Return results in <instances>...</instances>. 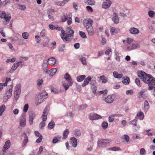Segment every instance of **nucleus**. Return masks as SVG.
Segmentation results:
<instances>
[{"mask_svg": "<svg viewBox=\"0 0 155 155\" xmlns=\"http://www.w3.org/2000/svg\"><path fill=\"white\" fill-rule=\"evenodd\" d=\"M138 76L145 83L147 84H153L155 83V78L150 74L145 72L140 71L138 72Z\"/></svg>", "mask_w": 155, "mask_h": 155, "instance_id": "f257e3e1", "label": "nucleus"}, {"mask_svg": "<svg viewBox=\"0 0 155 155\" xmlns=\"http://www.w3.org/2000/svg\"><path fill=\"white\" fill-rule=\"evenodd\" d=\"M111 141L110 139H101L97 141V144L99 147H105L109 145Z\"/></svg>", "mask_w": 155, "mask_h": 155, "instance_id": "f03ea898", "label": "nucleus"}, {"mask_svg": "<svg viewBox=\"0 0 155 155\" xmlns=\"http://www.w3.org/2000/svg\"><path fill=\"white\" fill-rule=\"evenodd\" d=\"M62 28L58 26V25H55V29H56L58 31H61V33L62 35H61V37L64 41L65 43H68L70 41V39L68 37L65 36V31L63 30H61Z\"/></svg>", "mask_w": 155, "mask_h": 155, "instance_id": "7ed1b4c3", "label": "nucleus"}, {"mask_svg": "<svg viewBox=\"0 0 155 155\" xmlns=\"http://www.w3.org/2000/svg\"><path fill=\"white\" fill-rule=\"evenodd\" d=\"M48 95L45 91H43L39 94L36 99V103L37 105L41 103L47 97Z\"/></svg>", "mask_w": 155, "mask_h": 155, "instance_id": "20e7f679", "label": "nucleus"}, {"mask_svg": "<svg viewBox=\"0 0 155 155\" xmlns=\"http://www.w3.org/2000/svg\"><path fill=\"white\" fill-rule=\"evenodd\" d=\"M13 87V85H11L9 89H7L4 96V99H5L7 101L11 97L12 95V93Z\"/></svg>", "mask_w": 155, "mask_h": 155, "instance_id": "39448f33", "label": "nucleus"}, {"mask_svg": "<svg viewBox=\"0 0 155 155\" xmlns=\"http://www.w3.org/2000/svg\"><path fill=\"white\" fill-rule=\"evenodd\" d=\"M0 13L1 18H4L7 22L9 21L11 18V15L9 14H6L5 12L4 11L0 12Z\"/></svg>", "mask_w": 155, "mask_h": 155, "instance_id": "423d86ee", "label": "nucleus"}, {"mask_svg": "<svg viewBox=\"0 0 155 155\" xmlns=\"http://www.w3.org/2000/svg\"><path fill=\"white\" fill-rule=\"evenodd\" d=\"M35 117V113L33 111H31L29 114V124L31 125L33 122V119Z\"/></svg>", "mask_w": 155, "mask_h": 155, "instance_id": "0eeeda50", "label": "nucleus"}, {"mask_svg": "<svg viewBox=\"0 0 155 155\" xmlns=\"http://www.w3.org/2000/svg\"><path fill=\"white\" fill-rule=\"evenodd\" d=\"M93 21L90 19H84L83 21V24L84 27L87 28L89 26V25H92V24L93 23Z\"/></svg>", "mask_w": 155, "mask_h": 155, "instance_id": "6e6552de", "label": "nucleus"}, {"mask_svg": "<svg viewBox=\"0 0 155 155\" xmlns=\"http://www.w3.org/2000/svg\"><path fill=\"white\" fill-rule=\"evenodd\" d=\"M89 118L91 120H97L101 119V117L96 114H90L89 115Z\"/></svg>", "mask_w": 155, "mask_h": 155, "instance_id": "1a4fd4ad", "label": "nucleus"}, {"mask_svg": "<svg viewBox=\"0 0 155 155\" xmlns=\"http://www.w3.org/2000/svg\"><path fill=\"white\" fill-rule=\"evenodd\" d=\"M26 120L25 115H22L20 118V124L22 127H25L26 125Z\"/></svg>", "mask_w": 155, "mask_h": 155, "instance_id": "9d476101", "label": "nucleus"}, {"mask_svg": "<svg viewBox=\"0 0 155 155\" xmlns=\"http://www.w3.org/2000/svg\"><path fill=\"white\" fill-rule=\"evenodd\" d=\"M111 4V2L110 0H106L103 2L102 7L103 8L107 9L110 6Z\"/></svg>", "mask_w": 155, "mask_h": 155, "instance_id": "9b49d317", "label": "nucleus"}, {"mask_svg": "<svg viewBox=\"0 0 155 155\" xmlns=\"http://www.w3.org/2000/svg\"><path fill=\"white\" fill-rule=\"evenodd\" d=\"M23 134L25 135L24 140L22 143V147H25L26 146V144L28 142V136L25 132H24Z\"/></svg>", "mask_w": 155, "mask_h": 155, "instance_id": "f8f14e48", "label": "nucleus"}, {"mask_svg": "<svg viewBox=\"0 0 155 155\" xmlns=\"http://www.w3.org/2000/svg\"><path fill=\"white\" fill-rule=\"evenodd\" d=\"M21 84H18L15 87V90L14 91V95L19 96L21 93Z\"/></svg>", "mask_w": 155, "mask_h": 155, "instance_id": "ddd939ff", "label": "nucleus"}, {"mask_svg": "<svg viewBox=\"0 0 155 155\" xmlns=\"http://www.w3.org/2000/svg\"><path fill=\"white\" fill-rule=\"evenodd\" d=\"M89 27H88L86 29V30L87 32L88 35L90 36H92L94 34V29L92 25L91 26L89 25Z\"/></svg>", "mask_w": 155, "mask_h": 155, "instance_id": "4468645a", "label": "nucleus"}, {"mask_svg": "<svg viewBox=\"0 0 155 155\" xmlns=\"http://www.w3.org/2000/svg\"><path fill=\"white\" fill-rule=\"evenodd\" d=\"M11 142L10 140L6 141L3 147L2 151L3 152H5L10 147Z\"/></svg>", "mask_w": 155, "mask_h": 155, "instance_id": "2eb2a0df", "label": "nucleus"}, {"mask_svg": "<svg viewBox=\"0 0 155 155\" xmlns=\"http://www.w3.org/2000/svg\"><path fill=\"white\" fill-rule=\"evenodd\" d=\"M64 77V78L68 82L69 85L71 86L73 83L71 81L72 79L70 75L68 73H66L65 74Z\"/></svg>", "mask_w": 155, "mask_h": 155, "instance_id": "dca6fc26", "label": "nucleus"}, {"mask_svg": "<svg viewBox=\"0 0 155 155\" xmlns=\"http://www.w3.org/2000/svg\"><path fill=\"white\" fill-rule=\"evenodd\" d=\"M105 101L107 103H111L114 101V97L112 96L108 95L105 98Z\"/></svg>", "mask_w": 155, "mask_h": 155, "instance_id": "f3484780", "label": "nucleus"}, {"mask_svg": "<svg viewBox=\"0 0 155 155\" xmlns=\"http://www.w3.org/2000/svg\"><path fill=\"white\" fill-rule=\"evenodd\" d=\"M112 19L114 23L117 24L119 23V20L118 17V15L116 13H114L113 14V17Z\"/></svg>", "mask_w": 155, "mask_h": 155, "instance_id": "a211bd4d", "label": "nucleus"}, {"mask_svg": "<svg viewBox=\"0 0 155 155\" xmlns=\"http://www.w3.org/2000/svg\"><path fill=\"white\" fill-rule=\"evenodd\" d=\"M61 138V136L60 135H57L55 136L52 140V143H56L58 142H59Z\"/></svg>", "mask_w": 155, "mask_h": 155, "instance_id": "6ab92c4d", "label": "nucleus"}, {"mask_svg": "<svg viewBox=\"0 0 155 155\" xmlns=\"http://www.w3.org/2000/svg\"><path fill=\"white\" fill-rule=\"evenodd\" d=\"M56 59L52 57L48 59V63L50 65H54L56 62Z\"/></svg>", "mask_w": 155, "mask_h": 155, "instance_id": "aec40b11", "label": "nucleus"}, {"mask_svg": "<svg viewBox=\"0 0 155 155\" xmlns=\"http://www.w3.org/2000/svg\"><path fill=\"white\" fill-rule=\"evenodd\" d=\"M91 78L90 76L88 77L87 78H85L84 80V82L82 84V86L83 87H84L86 85L88 84L89 81H91Z\"/></svg>", "mask_w": 155, "mask_h": 155, "instance_id": "412c9836", "label": "nucleus"}, {"mask_svg": "<svg viewBox=\"0 0 155 155\" xmlns=\"http://www.w3.org/2000/svg\"><path fill=\"white\" fill-rule=\"evenodd\" d=\"M70 140L72 144V146L74 147H76L77 145V139L75 137H72L71 138Z\"/></svg>", "mask_w": 155, "mask_h": 155, "instance_id": "4be33fe9", "label": "nucleus"}, {"mask_svg": "<svg viewBox=\"0 0 155 155\" xmlns=\"http://www.w3.org/2000/svg\"><path fill=\"white\" fill-rule=\"evenodd\" d=\"M130 32L132 34H137L139 33V30L136 28L133 27L130 28L129 30Z\"/></svg>", "mask_w": 155, "mask_h": 155, "instance_id": "5701e85b", "label": "nucleus"}, {"mask_svg": "<svg viewBox=\"0 0 155 155\" xmlns=\"http://www.w3.org/2000/svg\"><path fill=\"white\" fill-rule=\"evenodd\" d=\"M130 124H132L134 126H137V129H135L136 131L139 130L140 128V126L139 125H137V120L135 119H134L133 120L130 122Z\"/></svg>", "mask_w": 155, "mask_h": 155, "instance_id": "b1692460", "label": "nucleus"}, {"mask_svg": "<svg viewBox=\"0 0 155 155\" xmlns=\"http://www.w3.org/2000/svg\"><path fill=\"white\" fill-rule=\"evenodd\" d=\"M69 130L68 129H66L63 132V137L62 138V139H65L67 137L69 133Z\"/></svg>", "mask_w": 155, "mask_h": 155, "instance_id": "393cba45", "label": "nucleus"}, {"mask_svg": "<svg viewBox=\"0 0 155 155\" xmlns=\"http://www.w3.org/2000/svg\"><path fill=\"white\" fill-rule=\"evenodd\" d=\"M19 59L20 60L16 62V64L17 65V66L22 67L24 64V62L22 60L23 58L20 57Z\"/></svg>", "mask_w": 155, "mask_h": 155, "instance_id": "a878e982", "label": "nucleus"}, {"mask_svg": "<svg viewBox=\"0 0 155 155\" xmlns=\"http://www.w3.org/2000/svg\"><path fill=\"white\" fill-rule=\"evenodd\" d=\"M110 30L111 34L112 35L116 34L118 32L119 30L116 29L115 28L112 27L110 28Z\"/></svg>", "mask_w": 155, "mask_h": 155, "instance_id": "bb28decb", "label": "nucleus"}, {"mask_svg": "<svg viewBox=\"0 0 155 155\" xmlns=\"http://www.w3.org/2000/svg\"><path fill=\"white\" fill-rule=\"evenodd\" d=\"M84 2L87 5H93L95 4V2L94 0H85Z\"/></svg>", "mask_w": 155, "mask_h": 155, "instance_id": "cd10ccee", "label": "nucleus"}, {"mask_svg": "<svg viewBox=\"0 0 155 155\" xmlns=\"http://www.w3.org/2000/svg\"><path fill=\"white\" fill-rule=\"evenodd\" d=\"M149 104L147 101H145L144 102V111L147 112L149 109Z\"/></svg>", "mask_w": 155, "mask_h": 155, "instance_id": "c85d7f7f", "label": "nucleus"}, {"mask_svg": "<svg viewBox=\"0 0 155 155\" xmlns=\"http://www.w3.org/2000/svg\"><path fill=\"white\" fill-rule=\"evenodd\" d=\"M113 75L114 78H120L123 77L122 74H119L117 71H114L113 73Z\"/></svg>", "mask_w": 155, "mask_h": 155, "instance_id": "c756f323", "label": "nucleus"}, {"mask_svg": "<svg viewBox=\"0 0 155 155\" xmlns=\"http://www.w3.org/2000/svg\"><path fill=\"white\" fill-rule=\"evenodd\" d=\"M42 67L44 72L45 73H48V65L47 64L44 63L42 64Z\"/></svg>", "mask_w": 155, "mask_h": 155, "instance_id": "7c9ffc66", "label": "nucleus"}, {"mask_svg": "<svg viewBox=\"0 0 155 155\" xmlns=\"http://www.w3.org/2000/svg\"><path fill=\"white\" fill-rule=\"evenodd\" d=\"M57 71V69L56 68H52L49 71V74L51 76H53Z\"/></svg>", "mask_w": 155, "mask_h": 155, "instance_id": "2f4dec72", "label": "nucleus"}, {"mask_svg": "<svg viewBox=\"0 0 155 155\" xmlns=\"http://www.w3.org/2000/svg\"><path fill=\"white\" fill-rule=\"evenodd\" d=\"M123 79L122 82L124 84L126 85L129 84L130 82L129 78L128 77H124L123 78Z\"/></svg>", "mask_w": 155, "mask_h": 155, "instance_id": "473e14b6", "label": "nucleus"}, {"mask_svg": "<svg viewBox=\"0 0 155 155\" xmlns=\"http://www.w3.org/2000/svg\"><path fill=\"white\" fill-rule=\"evenodd\" d=\"M85 75H80L77 78V80L78 82H81L85 78Z\"/></svg>", "mask_w": 155, "mask_h": 155, "instance_id": "72a5a7b5", "label": "nucleus"}, {"mask_svg": "<svg viewBox=\"0 0 155 155\" xmlns=\"http://www.w3.org/2000/svg\"><path fill=\"white\" fill-rule=\"evenodd\" d=\"M137 116L141 120H143L144 117V115L143 113L141 111L137 113Z\"/></svg>", "mask_w": 155, "mask_h": 155, "instance_id": "f704fd0d", "label": "nucleus"}, {"mask_svg": "<svg viewBox=\"0 0 155 155\" xmlns=\"http://www.w3.org/2000/svg\"><path fill=\"white\" fill-rule=\"evenodd\" d=\"M55 123L54 121H51L48 124V127L49 129H51L53 128L54 126Z\"/></svg>", "mask_w": 155, "mask_h": 155, "instance_id": "c9c22d12", "label": "nucleus"}, {"mask_svg": "<svg viewBox=\"0 0 155 155\" xmlns=\"http://www.w3.org/2000/svg\"><path fill=\"white\" fill-rule=\"evenodd\" d=\"M68 18L67 14L63 13L61 17V21L63 22L65 21Z\"/></svg>", "mask_w": 155, "mask_h": 155, "instance_id": "e433bc0d", "label": "nucleus"}, {"mask_svg": "<svg viewBox=\"0 0 155 155\" xmlns=\"http://www.w3.org/2000/svg\"><path fill=\"white\" fill-rule=\"evenodd\" d=\"M5 109V106L4 104L2 105L0 107V116H1L4 111Z\"/></svg>", "mask_w": 155, "mask_h": 155, "instance_id": "4c0bfd02", "label": "nucleus"}, {"mask_svg": "<svg viewBox=\"0 0 155 155\" xmlns=\"http://www.w3.org/2000/svg\"><path fill=\"white\" fill-rule=\"evenodd\" d=\"M145 92V91L144 90L141 91L138 94L137 97L140 98L142 97L143 98H144L143 96V94Z\"/></svg>", "mask_w": 155, "mask_h": 155, "instance_id": "58836bf2", "label": "nucleus"}, {"mask_svg": "<svg viewBox=\"0 0 155 155\" xmlns=\"http://www.w3.org/2000/svg\"><path fill=\"white\" fill-rule=\"evenodd\" d=\"M65 4L63 0L62 1L57 2H56L55 4L56 5L60 6H64Z\"/></svg>", "mask_w": 155, "mask_h": 155, "instance_id": "ea45409f", "label": "nucleus"}, {"mask_svg": "<svg viewBox=\"0 0 155 155\" xmlns=\"http://www.w3.org/2000/svg\"><path fill=\"white\" fill-rule=\"evenodd\" d=\"M51 91L55 94H58L60 92V90L56 88L51 87L50 88Z\"/></svg>", "mask_w": 155, "mask_h": 155, "instance_id": "a19ab883", "label": "nucleus"}, {"mask_svg": "<svg viewBox=\"0 0 155 155\" xmlns=\"http://www.w3.org/2000/svg\"><path fill=\"white\" fill-rule=\"evenodd\" d=\"M68 29L70 30L69 34L68 35V38H69L68 37H71V36H72L73 35L74 33V31L73 30H71V28L70 27H69L68 28Z\"/></svg>", "mask_w": 155, "mask_h": 155, "instance_id": "79ce46f5", "label": "nucleus"}, {"mask_svg": "<svg viewBox=\"0 0 155 155\" xmlns=\"http://www.w3.org/2000/svg\"><path fill=\"white\" fill-rule=\"evenodd\" d=\"M100 79L102 80L103 83H105L107 81L106 78L104 75H102L99 77Z\"/></svg>", "mask_w": 155, "mask_h": 155, "instance_id": "37998d69", "label": "nucleus"}, {"mask_svg": "<svg viewBox=\"0 0 155 155\" xmlns=\"http://www.w3.org/2000/svg\"><path fill=\"white\" fill-rule=\"evenodd\" d=\"M79 60L81 62L83 65H86L87 64L86 58L85 57H83L82 58H80Z\"/></svg>", "mask_w": 155, "mask_h": 155, "instance_id": "c03bdc74", "label": "nucleus"}, {"mask_svg": "<svg viewBox=\"0 0 155 155\" xmlns=\"http://www.w3.org/2000/svg\"><path fill=\"white\" fill-rule=\"evenodd\" d=\"M74 134L76 137L80 136L81 135V133L79 130L77 129L74 131Z\"/></svg>", "mask_w": 155, "mask_h": 155, "instance_id": "a18cd8bd", "label": "nucleus"}, {"mask_svg": "<svg viewBox=\"0 0 155 155\" xmlns=\"http://www.w3.org/2000/svg\"><path fill=\"white\" fill-rule=\"evenodd\" d=\"M79 34L80 36L83 38H87L85 33L83 31H79Z\"/></svg>", "mask_w": 155, "mask_h": 155, "instance_id": "49530a36", "label": "nucleus"}, {"mask_svg": "<svg viewBox=\"0 0 155 155\" xmlns=\"http://www.w3.org/2000/svg\"><path fill=\"white\" fill-rule=\"evenodd\" d=\"M29 34L27 32H23L22 34V36L23 38L25 39H27L29 37Z\"/></svg>", "mask_w": 155, "mask_h": 155, "instance_id": "de8ad7c7", "label": "nucleus"}, {"mask_svg": "<svg viewBox=\"0 0 155 155\" xmlns=\"http://www.w3.org/2000/svg\"><path fill=\"white\" fill-rule=\"evenodd\" d=\"M122 138L124 139L127 142H128L129 141L130 137L127 135H124L122 137Z\"/></svg>", "mask_w": 155, "mask_h": 155, "instance_id": "09e8293b", "label": "nucleus"}, {"mask_svg": "<svg viewBox=\"0 0 155 155\" xmlns=\"http://www.w3.org/2000/svg\"><path fill=\"white\" fill-rule=\"evenodd\" d=\"M135 82L138 86H141L142 84L140 83V79L139 78H136L135 80Z\"/></svg>", "mask_w": 155, "mask_h": 155, "instance_id": "8fccbe9b", "label": "nucleus"}, {"mask_svg": "<svg viewBox=\"0 0 155 155\" xmlns=\"http://www.w3.org/2000/svg\"><path fill=\"white\" fill-rule=\"evenodd\" d=\"M43 82V80L42 79H38L37 81V84L38 86H40L41 85Z\"/></svg>", "mask_w": 155, "mask_h": 155, "instance_id": "3c124183", "label": "nucleus"}, {"mask_svg": "<svg viewBox=\"0 0 155 155\" xmlns=\"http://www.w3.org/2000/svg\"><path fill=\"white\" fill-rule=\"evenodd\" d=\"M148 15L150 18L153 17L154 15L155 14V12L153 11H149L148 12Z\"/></svg>", "mask_w": 155, "mask_h": 155, "instance_id": "603ef678", "label": "nucleus"}, {"mask_svg": "<svg viewBox=\"0 0 155 155\" xmlns=\"http://www.w3.org/2000/svg\"><path fill=\"white\" fill-rule=\"evenodd\" d=\"M146 151L144 148H141L140 150V155H145L146 154Z\"/></svg>", "mask_w": 155, "mask_h": 155, "instance_id": "864d4df0", "label": "nucleus"}, {"mask_svg": "<svg viewBox=\"0 0 155 155\" xmlns=\"http://www.w3.org/2000/svg\"><path fill=\"white\" fill-rule=\"evenodd\" d=\"M47 113H44L43 112L42 115L41 117L43 121H45L47 120Z\"/></svg>", "mask_w": 155, "mask_h": 155, "instance_id": "5fc2aeb1", "label": "nucleus"}, {"mask_svg": "<svg viewBox=\"0 0 155 155\" xmlns=\"http://www.w3.org/2000/svg\"><path fill=\"white\" fill-rule=\"evenodd\" d=\"M19 7L18 9L22 10H25L26 9L25 6L21 4H19L18 5Z\"/></svg>", "mask_w": 155, "mask_h": 155, "instance_id": "6e6d98bb", "label": "nucleus"}, {"mask_svg": "<svg viewBox=\"0 0 155 155\" xmlns=\"http://www.w3.org/2000/svg\"><path fill=\"white\" fill-rule=\"evenodd\" d=\"M28 108V104H25L24 107L23 111L25 113L27 111Z\"/></svg>", "mask_w": 155, "mask_h": 155, "instance_id": "4d7b16f0", "label": "nucleus"}, {"mask_svg": "<svg viewBox=\"0 0 155 155\" xmlns=\"http://www.w3.org/2000/svg\"><path fill=\"white\" fill-rule=\"evenodd\" d=\"M127 51H130L133 50V45H127Z\"/></svg>", "mask_w": 155, "mask_h": 155, "instance_id": "13d9d810", "label": "nucleus"}, {"mask_svg": "<svg viewBox=\"0 0 155 155\" xmlns=\"http://www.w3.org/2000/svg\"><path fill=\"white\" fill-rule=\"evenodd\" d=\"M133 47V49H134L136 48H139L140 47V45L137 43H135L132 44Z\"/></svg>", "mask_w": 155, "mask_h": 155, "instance_id": "bf43d9fd", "label": "nucleus"}, {"mask_svg": "<svg viewBox=\"0 0 155 155\" xmlns=\"http://www.w3.org/2000/svg\"><path fill=\"white\" fill-rule=\"evenodd\" d=\"M45 125V121H42L39 124V127L41 129L44 127Z\"/></svg>", "mask_w": 155, "mask_h": 155, "instance_id": "052dcab7", "label": "nucleus"}, {"mask_svg": "<svg viewBox=\"0 0 155 155\" xmlns=\"http://www.w3.org/2000/svg\"><path fill=\"white\" fill-rule=\"evenodd\" d=\"M7 84L6 83H1L0 84V91H2L3 88V86H7Z\"/></svg>", "mask_w": 155, "mask_h": 155, "instance_id": "680f3d73", "label": "nucleus"}, {"mask_svg": "<svg viewBox=\"0 0 155 155\" xmlns=\"http://www.w3.org/2000/svg\"><path fill=\"white\" fill-rule=\"evenodd\" d=\"M87 107V105L86 104L82 105L80 106L79 107V110H83L85 109Z\"/></svg>", "mask_w": 155, "mask_h": 155, "instance_id": "e2e57ef3", "label": "nucleus"}, {"mask_svg": "<svg viewBox=\"0 0 155 155\" xmlns=\"http://www.w3.org/2000/svg\"><path fill=\"white\" fill-rule=\"evenodd\" d=\"M110 150L114 151H118L120 150V149L119 147H114L111 148Z\"/></svg>", "mask_w": 155, "mask_h": 155, "instance_id": "0e129e2a", "label": "nucleus"}, {"mask_svg": "<svg viewBox=\"0 0 155 155\" xmlns=\"http://www.w3.org/2000/svg\"><path fill=\"white\" fill-rule=\"evenodd\" d=\"M139 64L142 66H145L146 65V62L144 60H141L139 62Z\"/></svg>", "mask_w": 155, "mask_h": 155, "instance_id": "69168bd1", "label": "nucleus"}, {"mask_svg": "<svg viewBox=\"0 0 155 155\" xmlns=\"http://www.w3.org/2000/svg\"><path fill=\"white\" fill-rule=\"evenodd\" d=\"M54 10L53 9H50L48 12V15H51V14H54Z\"/></svg>", "mask_w": 155, "mask_h": 155, "instance_id": "338daca9", "label": "nucleus"}, {"mask_svg": "<svg viewBox=\"0 0 155 155\" xmlns=\"http://www.w3.org/2000/svg\"><path fill=\"white\" fill-rule=\"evenodd\" d=\"M43 150V147L42 146H41L39 148V150L38 152V155H40L41 153L42 152Z\"/></svg>", "mask_w": 155, "mask_h": 155, "instance_id": "774afa93", "label": "nucleus"}]
</instances>
